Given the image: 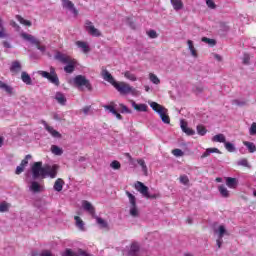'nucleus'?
I'll use <instances>...</instances> for the list:
<instances>
[{"label":"nucleus","mask_w":256,"mask_h":256,"mask_svg":"<svg viewBox=\"0 0 256 256\" xmlns=\"http://www.w3.org/2000/svg\"><path fill=\"white\" fill-rule=\"evenodd\" d=\"M32 178L39 179H46V177H50V179H55L57 177V173H59V165H45L43 166V162H35L32 167Z\"/></svg>","instance_id":"f257e3e1"},{"label":"nucleus","mask_w":256,"mask_h":256,"mask_svg":"<svg viewBox=\"0 0 256 256\" xmlns=\"http://www.w3.org/2000/svg\"><path fill=\"white\" fill-rule=\"evenodd\" d=\"M150 107L153 109V111L158 113V115L166 125H169V123H171V118H169V115H167V108L163 107L157 102H151Z\"/></svg>","instance_id":"f03ea898"},{"label":"nucleus","mask_w":256,"mask_h":256,"mask_svg":"<svg viewBox=\"0 0 256 256\" xmlns=\"http://www.w3.org/2000/svg\"><path fill=\"white\" fill-rule=\"evenodd\" d=\"M38 75H40L44 79H48V81L52 83V85L59 87V76H57V72L55 71L54 67H50V72L39 70Z\"/></svg>","instance_id":"7ed1b4c3"},{"label":"nucleus","mask_w":256,"mask_h":256,"mask_svg":"<svg viewBox=\"0 0 256 256\" xmlns=\"http://www.w3.org/2000/svg\"><path fill=\"white\" fill-rule=\"evenodd\" d=\"M126 249V256H149V253L141 251V245L138 242H132Z\"/></svg>","instance_id":"20e7f679"},{"label":"nucleus","mask_w":256,"mask_h":256,"mask_svg":"<svg viewBox=\"0 0 256 256\" xmlns=\"http://www.w3.org/2000/svg\"><path fill=\"white\" fill-rule=\"evenodd\" d=\"M20 37H22L24 41H28V43H31V45H35L38 51H41V53H45V51H47V48L45 46H41V42L37 38H35V36L26 32H22L20 34Z\"/></svg>","instance_id":"39448f33"},{"label":"nucleus","mask_w":256,"mask_h":256,"mask_svg":"<svg viewBox=\"0 0 256 256\" xmlns=\"http://www.w3.org/2000/svg\"><path fill=\"white\" fill-rule=\"evenodd\" d=\"M126 195L129 199V203H130V215H131V217H134V218L140 217L141 214H139V208L137 207V198L135 197V195H133L129 191H126Z\"/></svg>","instance_id":"423d86ee"},{"label":"nucleus","mask_w":256,"mask_h":256,"mask_svg":"<svg viewBox=\"0 0 256 256\" xmlns=\"http://www.w3.org/2000/svg\"><path fill=\"white\" fill-rule=\"evenodd\" d=\"M113 87L117 89L121 95H127L129 93H132V95H135V88L131 87L128 83L125 82H116Z\"/></svg>","instance_id":"0eeeda50"},{"label":"nucleus","mask_w":256,"mask_h":256,"mask_svg":"<svg viewBox=\"0 0 256 256\" xmlns=\"http://www.w3.org/2000/svg\"><path fill=\"white\" fill-rule=\"evenodd\" d=\"M135 189L136 191L141 193V195H143V197H145L146 199H157V195L150 194L149 187L145 186V184H143L142 182L137 181L135 183Z\"/></svg>","instance_id":"6e6552de"},{"label":"nucleus","mask_w":256,"mask_h":256,"mask_svg":"<svg viewBox=\"0 0 256 256\" xmlns=\"http://www.w3.org/2000/svg\"><path fill=\"white\" fill-rule=\"evenodd\" d=\"M74 85L76 87H86L87 90L93 91V86L91 85V82L83 75H77L73 79Z\"/></svg>","instance_id":"1a4fd4ad"},{"label":"nucleus","mask_w":256,"mask_h":256,"mask_svg":"<svg viewBox=\"0 0 256 256\" xmlns=\"http://www.w3.org/2000/svg\"><path fill=\"white\" fill-rule=\"evenodd\" d=\"M214 233L218 235L216 245L218 249H221V245H223V237H225V235H229V233H227V229H225L223 225H220L218 228H215Z\"/></svg>","instance_id":"9d476101"},{"label":"nucleus","mask_w":256,"mask_h":256,"mask_svg":"<svg viewBox=\"0 0 256 256\" xmlns=\"http://www.w3.org/2000/svg\"><path fill=\"white\" fill-rule=\"evenodd\" d=\"M85 29L87 33H89L92 37H101V31L99 29L95 28L93 25V22L86 20L85 21Z\"/></svg>","instance_id":"9b49d317"},{"label":"nucleus","mask_w":256,"mask_h":256,"mask_svg":"<svg viewBox=\"0 0 256 256\" xmlns=\"http://www.w3.org/2000/svg\"><path fill=\"white\" fill-rule=\"evenodd\" d=\"M54 59H56V61H59L63 65H67V63H71V61H73L71 56H69L63 52H56Z\"/></svg>","instance_id":"f8f14e48"},{"label":"nucleus","mask_w":256,"mask_h":256,"mask_svg":"<svg viewBox=\"0 0 256 256\" xmlns=\"http://www.w3.org/2000/svg\"><path fill=\"white\" fill-rule=\"evenodd\" d=\"M42 125H44V129L48 131L54 139H61L62 135L59 131L53 129V127L49 126L45 120L42 121Z\"/></svg>","instance_id":"ddd939ff"},{"label":"nucleus","mask_w":256,"mask_h":256,"mask_svg":"<svg viewBox=\"0 0 256 256\" xmlns=\"http://www.w3.org/2000/svg\"><path fill=\"white\" fill-rule=\"evenodd\" d=\"M82 208L84 209V211H87V213H89V215H91V217H95V207L93 206V204H91V202L87 201V200H83L82 201Z\"/></svg>","instance_id":"4468645a"},{"label":"nucleus","mask_w":256,"mask_h":256,"mask_svg":"<svg viewBox=\"0 0 256 256\" xmlns=\"http://www.w3.org/2000/svg\"><path fill=\"white\" fill-rule=\"evenodd\" d=\"M101 76L104 79V81H107L108 83H110L111 85H115V83H117L115 81V78H113V75H111V73H109L107 71V69L103 68L101 71Z\"/></svg>","instance_id":"2eb2a0df"},{"label":"nucleus","mask_w":256,"mask_h":256,"mask_svg":"<svg viewBox=\"0 0 256 256\" xmlns=\"http://www.w3.org/2000/svg\"><path fill=\"white\" fill-rule=\"evenodd\" d=\"M31 193H41L43 191V186L37 181H32L29 186Z\"/></svg>","instance_id":"dca6fc26"},{"label":"nucleus","mask_w":256,"mask_h":256,"mask_svg":"<svg viewBox=\"0 0 256 256\" xmlns=\"http://www.w3.org/2000/svg\"><path fill=\"white\" fill-rule=\"evenodd\" d=\"M130 103L135 111H138L139 113L147 112V104H137L134 100H130Z\"/></svg>","instance_id":"f3484780"},{"label":"nucleus","mask_w":256,"mask_h":256,"mask_svg":"<svg viewBox=\"0 0 256 256\" xmlns=\"http://www.w3.org/2000/svg\"><path fill=\"white\" fill-rule=\"evenodd\" d=\"M62 6L64 9H69L70 11H73L74 15H77V9H75V4L71 2L70 0H62Z\"/></svg>","instance_id":"a211bd4d"},{"label":"nucleus","mask_w":256,"mask_h":256,"mask_svg":"<svg viewBox=\"0 0 256 256\" xmlns=\"http://www.w3.org/2000/svg\"><path fill=\"white\" fill-rule=\"evenodd\" d=\"M226 185L227 187H229V189H237V185H239V181L237 180V178L227 177Z\"/></svg>","instance_id":"6ab92c4d"},{"label":"nucleus","mask_w":256,"mask_h":256,"mask_svg":"<svg viewBox=\"0 0 256 256\" xmlns=\"http://www.w3.org/2000/svg\"><path fill=\"white\" fill-rule=\"evenodd\" d=\"M180 127H181L183 133H186V135H195V130L187 127V122L181 120Z\"/></svg>","instance_id":"aec40b11"},{"label":"nucleus","mask_w":256,"mask_h":256,"mask_svg":"<svg viewBox=\"0 0 256 256\" xmlns=\"http://www.w3.org/2000/svg\"><path fill=\"white\" fill-rule=\"evenodd\" d=\"M93 219H96V223L99 225L100 229H109V223H107L103 218L95 215Z\"/></svg>","instance_id":"412c9836"},{"label":"nucleus","mask_w":256,"mask_h":256,"mask_svg":"<svg viewBox=\"0 0 256 256\" xmlns=\"http://www.w3.org/2000/svg\"><path fill=\"white\" fill-rule=\"evenodd\" d=\"M65 185V181L63 179L58 178L53 186L54 191H57L58 193H61L63 191V186Z\"/></svg>","instance_id":"4be33fe9"},{"label":"nucleus","mask_w":256,"mask_h":256,"mask_svg":"<svg viewBox=\"0 0 256 256\" xmlns=\"http://www.w3.org/2000/svg\"><path fill=\"white\" fill-rule=\"evenodd\" d=\"M21 69H22L21 62L17 60L12 62L10 66L11 73H20Z\"/></svg>","instance_id":"5701e85b"},{"label":"nucleus","mask_w":256,"mask_h":256,"mask_svg":"<svg viewBox=\"0 0 256 256\" xmlns=\"http://www.w3.org/2000/svg\"><path fill=\"white\" fill-rule=\"evenodd\" d=\"M187 45H188V49H189L192 57L197 59V57H199V55L197 54V49H195V45L193 44V40H188Z\"/></svg>","instance_id":"b1692460"},{"label":"nucleus","mask_w":256,"mask_h":256,"mask_svg":"<svg viewBox=\"0 0 256 256\" xmlns=\"http://www.w3.org/2000/svg\"><path fill=\"white\" fill-rule=\"evenodd\" d=\"M55 99L59 105H65L67 103V98H65V94L61 92H57L55 95Z\"/></svg>","instance_id":"393cba45"},{"label":"nucleus","mask_w":256,"mask_h":256,"mask_svg":"<svg viewBox=\"0 0 256 256\" xmlns=\"http://www.w3.org/2000/svg\"><path fill=\"white\" fill-rule=\"evenodd\" d=\"M218 191H219L221 197H224L225 199L229 198L230 195H231V194L229 193L227 187H225V185H220V186H218Z\"/></svg>","instance_id":"a878e982"},{"label":"nucleus","mask_w":256,"mask_h":256,"mask_svg":"<svg viewBox=\"0 0 256 256\" xmlns=\"http://www.w3.org/2000/svg\"><path fill=\"white\" fill-rule=\"evenodd\" d=\"M170 3L175 11H181L183 9V1L181 0H170Z\"/></svg>","instance_id":"bb28decb"},{"label":"nucleus","mask_w":256,"mask_h":256,"mask_svg":"<svg viewBox=\"0 0 256 256\" xmlns=\"http://www.w3.org/2000/svg\"><path fill=\"white\" fill-rule=\"evenodd\" d=\"M21 79L23 83L26 85H33V81L31 80V76L27 72H22L21 73Z\"/></svg>","instance_id":"cd10ccee"},{"label":"nucleus","mask_w":256,"mask_h":256,"mask_svg":"<svg viewBox=\"0 0 256 256\" xmlns=\"http://www.w3.org/2000/svg\"><path fill=\"white\" fill-rule=\"evenodd\" d=\"M0 89H2V91H6L8 95H13V87L7 85L1 80H0Z\"/></svg>","instance_id":"c85d7f7f"},{"label":"nucleus","mask_w":256,"mask_h":256,"mask_svg":"<svg viewBox=\"0 0 256 256\" xmlns=\"http://www.w3.org/2000/svg\"><path fill=\"white\" fill-rule=\"evenodd\" d=\"M212 141H214V143H227V139L225 138L224 134H217L212 138Z\"/></svg>","instance_id":"c756f323"},{"label":"nucleus","mask_w":256,"mask_h":256,"mask_svg":"<svg viewBox=\"0 0 256 256\" xmlns=\"http://www.w3.org/2000/svg\"><path fill=\"white\" fill-rule=\"evenodd\" d=\"M76 45L79 47V49H82L83 53H89L90 49L89 45H87V42L77 41Z\"/></svg>","instance_id":"7c9ffc66"},{"label":"nucleus","mask_w":256,"mask_h":256,"mask_svg":"<svg viewBox=\"0 0 256 256\" xmlns=\"http://www.w3.org/2000/svg\"><path fill=\"white\" fill-rule=\"evenodd\" d=\"M64 71L66 73H73V71H75V61L72 60V61L68 62L66 64V66L64 67Z\"/></svg>","instance_id":"2f4dec72"},{"label":"nucleus","mask_w":256,"mask_h":256,"mask_svg":"<svg viewBox=\"0 0 256 256\" xmlns=\"http://www.w3.org/2000/svg\"><path fill=\"white\" fill-rule=\"evenodd\" d=\"M74 219L76 221V227H78V229H80V231H85V222H83L81 217L75 216Z\"/></svg>","instance_id":"473e14b6"},{"label":"nucleus","mask_w":256,"mask_h":256,"mask_svg":"<svg viewBox=\"0 0 256 256\" xmlns=\"http://www.w3.org/2000/svg\"><path fill=\"white\" fill-rule=\"evenodd\" d=\"M16 19L19 21V23H21V25H25L26 27H31V25H33L31 21L26 20L21 15H16Z\"/></svg>","instance_id":"72a5a7b5"},{"label":"nucleus","mask_w":256,"mask_h":256,"mask_svg":"<svg viewBox=\"0 0 256 256\" xmlns=\"http://www.w3.org/2000/svg\"><path fill=\"white\" fill-rule=\"evenodd\" d=\"M243 145H245V147H247L249 153H255L256 152L255 143L249 142V141H244Z\"/></svg>","instance_id":"f704fd0d"},{"label":"nucleus","mask_w":256,"mask_h":256,"mask_svg":"<svg viewBox=\"0 0 256 256\" xmlns=\"http://www.w3.org/2000/svg\"><path fill=\"white\" fill-rule=\"evenodd\" d=\"M237 165L239 167H246L247 169H251V164H249V160H247V158H242L238 160Z\"/></svg>","instance_id":"c9c22d12"},{"label":"nucleus","mask_w":256,"mask_h":256,"mask_svg":"<svg viewBox=\"0 0 256 256\" xmlns=\"http://www.w3.org/2000/svg\"><path fill=\"white\" fill-rule=\"evenodd\" d=\"M9 34H7V30L3 27V20L0 19V39H7Z\"/></svg>","instance_id":"e433bc0d"},{"label":"nucleus","mask_w":256,"mask_h":256,"mask_svg":"<svg viewBox=\"0 0 256 256\" xmlns=\"http://www.w3.org/2000/svg\"><path fill=\"white\" fill-rule=\"evenodd\" d=\"M51 152L53 153V155H58V156L63 155V149L57 145L51 146Z\"/></svg>","instance_id":"4c0bfd02"},{"label":"nucleus","mask_w":256,"mask_h":256,"mask_svg":"<svg viewBox=\"0 0 256 256\" xmlns=\"http://www.w3.org/2000/svg\"><path fill=\"white\" fill-rule=\"evenodd\" d=\"M137 163L142 168V171H143L144 175H148L147 164H145V160L138 159Z\"/></svg>","instance_id":"58836bf2"},{"label":"nucleus","mask_w":256,"mask_h":256,"mask_svg":"<svg viewBox=\"0 0 256 256\" xmlns=\"http://www.w3.org/2000/svg\"><path fill=\"white\" fill-rule=\"evenodd\" d=\"M224 147L226 150H228L229 153H235L236 151L235 145L231 142H226Z\"/></svg>","instance_id":"ea45409f"},{"label":"nucleus","mask_w":256,"mask_h":256,"mask_svg":"<svg viewBox=\"0 0 256 256\" xmlns=\"http://www.w3.org/2000/svg\"><path fill=\"white\" fill-rule=\"evenodd\" d=\"M124 77L129 79V81H137V76H135V74L131 73L130 71L124 72Z\"/></svg>","instance_id":"a19ab883"},{"label":"nucleus","mask_w":256,"mask_h":256,"mask_svg":"<svg viewBox=\"0 0 256 256\" xmlns=\"http://www.w3.org/2000/svg\"><path fill=\"white\" fill-rule=\"evenodd\" d=\"M149 79L152 83H154V85H159V83H161V80H159V78L157 77V75L150 73L149 74Z\"/></svg>","instance_id":"79ce46f5"},{"label":"nucleus","mask_w":256,"mask_h":256,"mask_svg":"<svg viewBox=\"0 0 256 256\" xmlns=\"http://www.w3.org/2000/svg\"><path fill=\"white\" fill-rule=\"evenodd\" d=\"M203 43H207L208 45H211V47H214V45L217 44V42L214 39L203 37L202 38Z\"/></svg>","instance_id":"37998d69"},{"label":"nucleus","mask_w":256,"mask_h":256,"mask_svg":"<svg viewBox=\"0 0 256 256\" xmlns=\"http://www.w3.org/2000/svg\"><path fill=\"white\" fill-rule=\"evenodd\" d=\"M31 157V154L26 155L25 159L21 161L20 165L24 168L27 167V165H29V159H31Z\"/></svg>","instance_id":"c03bdc74"},{"label":"nucleus","mask_w":256,"mask_h":256,"mask_svg":"<svg viewBox=\"0 0 256 256\" xmlns=\"http://www.w3.org/2000/svg\"><path fill=\"white\" fill-rule=\"evenodd\" d=\"M172 155H174V157H183L184 152L183 150L176 148L172 150Z\"/></svg>","instance_id":"a18cd8bd"},{"label":"nucleus","mask_w":256,"mask_h":256,"mask_svg":"<svg viewBox=\"0 0 256 256\" xmlns=\"http://www.w3.org/2000/svg\"><path fill=\"white\" fill-rule=\"evenodd\" d=\"M196 129H197L198 135L203 136L205 135V133H207V129H205L203 125H198Z\"/></svg>","instance_id":"49530a36"},{"label":"nucleus","mask_w":256,"mask_h":256,"mask_svg":"<svg viewBox=\"0 0 256 256\" xmlns=\"http://www.w3.org/2000/svg\"><path fill=\"white\" fill-rule=\"evenodd\" d=\"M179 180L182 185H189V177L187 175H181Z\"/></svg>","instance_id":"de8ad7c7"},{"label":"nucleus","mask_w":256,"mask_h":256,"mask_svg":"<svg viewBox=\"0 0 256 256\" xmlns=\"http://www.w3.org/2000/svg\"><path fill=\"white\" fill-rule=\"evenodd\" d=\"M110 167L115 170L121 169V163H119L117 160H114L111 162Z\"/></svg>","instance_id":"09e8293b"},{"label":"nucleus","mask_w":256,"mask_h":256,"mask_svg":"<svg viewBox=\"0 0 256 256\" xmlns=\"http://www.w3.org/2000/svg\"><path fill=\"white\" fill-rule=\"evenodd\" d=\"M6 211H9V205L3 202L0 204V213H6Z\"/></svg>","instance_id":"8fccbe9b"},{"label":"nucleus","mask_w":256,"mask_h":256,"mask_svg":"<svg viewBox=\"0 0 256 256\" xmlns=\"http://www.w3.org/2000/svg\"><path fill=\"white\" fill-rule=\"evenodd\" d=\"M120 109H121V113H127V114H131L132 111L124 104H119Z\"/></svg>","instance_id":"3c124183"},{"label":"nucleus","mask_w":256,"mask_h":256,"mask_svg":"<svg viewBox=\"0 0 256 256\" xmlns=\"http://www.w3.org/2000/svg\"><path fill=\"white\" fill-rule=\"evenodd\" d=\"M251 56L249 54H244L243 56V65H250Z\"/></svg>","instance_id":"603ef678"},{"label":"nucleus","mask_w":256,"mask_h":256,"mask_svg":"<svg viewBox=\"0 0 256 256\" xmlns=\"http://www.w3.org/2000/svg\"><path fill=\"white\" fill-rule=\"evenodd\" d=\"M232 105H237L238 107H243V106L247 105V103L245 101L233 100Z\"/></svg>","instance_id":"864d4df0"},{"label":"nucleus","mask_w":256,"mask_h":256,"mask_svg":"<svg viewBox=\"0 0 256 256\" xmlns=\"http://www.w3.org/2000/svg\"><path fill=\"white\" fill-rule=\"evenodd\" d=\"M206 5L209 7V9H215V7H217L213 0H206Z\"/></svg>","instance_id":"5fc2aeb1"},{"label":"nucleus","mask_w":256,"mask_h":256,"mask_svg":"<svg viewBox=\"0 0 256 256\" xmlns=\"http://www.w3.org/2000/svg\"><path fill=\"white\" fill-rule=\"evenodd\" d=\"M250 135H256V123L253 122L250 129H249Z\"/></svg>","instance_id":"6e6d98bb"},{"label":"nucleus","mask_w":256,"mask_h":256,"mask_svg":"<svg viewBox=\"0 0 256 256\" xmlns=\"http://www.w3.org/2000/svg\"><path fill=\"white\" fill-rule=\"evenodd\" d=\"M148 36L150 37V39H157V31L155 30H150L148 32Z\"/></svg>","instance_id":"4d7b16f0"},{"label":"nucleus","mask_w":256,"mask_h":256,"mask_svg":"<svg viewBox=\"0 0 256 256\" xmlns=\"http://www.w3.org/2000/svg\"><path fill=\"white\" fill-rule=\"evenodd\" d=\"M24 171H25L24 166L19 165L16 167L15 173H16V175H21V173H23Z\"/></svg>","instance_id":"13d9d810"},{"label":"nucleus","mask_w":256,"mask_h":256,"mask_svg":"<svg viewBox=\"0 0 256 256\" xmlns=\"http://www.w3.org/2000/svg\"><path fill=\"white\" fill-rule=\"evenodd\" d=\"M104 109H106L107 111H109L110 113L114 114L116 113L117 110H115V108L111 105H105Z\"/></svg>","instance_id":"bf43d9fd"},{"label":"nucleus","mask_w":256,"mask_h":256,"mask_svg":"<svg viewBox=\"0 0 256 256\" xmlns=\"http://www.w3.org/2000/svg\"><path fill=\"white\" fill-rule=\"evenodd\" d=\"M203 92V87L201 86H196L194 88V93H196V95H201V93Z\"/></svg>","instance_id":"052dcab7"},{"label":"nucleus","mask_w":256,"mask_h":256,"mask_svg":"<svg viewBox=\"0 0 256 256\" xmlns=\"http://www.w3.org/2000/svg\"><path fill=\"white\" fill-rule=\"evenodd\" d=\"M84 115H89V111H91V106H85L83 109H82Z\"/></svg>","instance_id":"680f3d73"},{"label":"nucleus","mask_w":256,"mask_h":256,"mask_svg":"<svg viewBox=\"0 0 256 256\" xmlns=\"http://www.w3.org/2000/svg\"><path fill=\"white\" fill-rule=\"evenodd\" d=\"M62 256H73V251L71 249H66Z\"/></svg>","instance_id":"e2e57ef3"},{"label":"nucleus","mask_w":256,"mask_h":256,"mask_svg":"<svg viewBox=\"0 0 256 256\" xmlns=\"http://www.w3.org/2000/svg\"><path fill=\"white\" fill-rule=\"evenodd\" d=\"M208 151L210 154L211 153H221V151H219V149H217V148H208Z\"/></svg>","instance_id":"0e129e2a"},{"label":"nucleus","mask_w":256,"mask_h":256,"mask_svg":"<svg viewBox=\"0 0 256 256\" xmlns=\"http://www.w3.org/2000/svg\"><path fill=\"white\" fill-rule=\"evenodd\" d=\"M3 47H5L6 49H11V47H13V46L8 41H4L3 42Z\"/></svg>","instance_id":"69168bd1"},{"label":"nucleus","mask_w":256,"mask_h":256,"mask_svg":"<svg viewBox=\"0 0 256 256\" xmlns=\"http://www.w3.org/2000/svg\"><path fill=\"white\" fill-rule=\"evenodd\" d=\"M211 155V153L209 152L208 149H206V151L202 154L201 159H205V157H209Z\"/></svg>","instance_id":"338daca9"},{"label":"nucleus","mask_w":256,"mask_h":256,"mask_svg":"<svg viewBox=\"0 0 256 256\" xmlns=\"http://www.w3.org/2000/svg\"><path fill=\"white\" fill-rule=\"evenodd\" d=\"M214 58L216 59V61H223V58L219 54H214Z\"/></svg>","instance_id":"774afa93"}]
</instances>
